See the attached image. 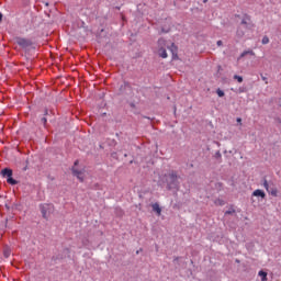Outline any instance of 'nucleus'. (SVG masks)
Segmentation results:
<instances>
[{
	"instance_id": "28",
	"label": "nucleus",
	"mask_w": 281,
	"mask_h": 281,
	"mask_svg": "<svg viewBox=\"0 0 281 281\" xmlns=\"http://www.w3.org/2000/svg\"><path fill=\"white\" fill-rule=\"evenodd\" d=\"M158 43H159V44L164 43V40H158Z\"/></svg>"
},
{
	"instance_id": "24",
	"label": "nucleus",
	"mask_w": 281,
	"mask_h": 281,
	"mask_svg": "<svg viewBox=\"0 0 281 281\" xmlns=\"http://www.w3.org/2000/svg\"><path fill=\"white\" fill-rule=\"evenodd\" d=\"M3 21V13L0 12V23Z\"/></svg>"
},
{
	"instance_id": "26",
	"label": "nucleus",
	"mask_w": 281,
	"mask_h": 281,
	"mask_svg": "<svg viewBox=\"0 0 281 281\" xmlns=\"http://www.w3.org/2000/svg\"><path fill=\"white\" fill-rule=\"evenodd\" d=\"M44 115H49V111L45 110Z\"/></svg>"
},
{
	"instance_id": "17",
	"label": "nucleus",
	"mask_w": 281,
	"mask_h": 281,
	"mask_svg": "<svg viewBox=\"0 0 281 281\" xmlns=\"http://www.w3.org/2000/svg\"><path fill=\"white\" fill-rule=\"evenodd\" d=\"M234 80H237V82H243V77L238 75H234Z\"/></svg>"
},
{
	"instance_id": "4",
	"label": "nucleus",
	"mask_w": 281,
	"mask_h": 281,
	"mask_svg": "<svg viewBox=\"0 0 281 281\" xmlns=\"http://www.w3.org/2000/svg\"><path fill=\"white\" fill-rule=\"evenodd\" d=\"M1 175L2 177L7 178V183H9V186H16V183H19L14 178H12V169H2Z\"/></svg>"
},
{
	"instance_id": "22",
	"label": "nucleus",
	"mask_w": 281,
	"mask_h": 281,
	"mask_svg": "<svg viewBox=\"0 0 281 281\" xmlns=\"http://www.w3.org/2000/svg\"><path fill=\"white\" fill-rule=\"evenodd\" d=\"M10 257V252L9 251H4V258H9Z\"/></svg>"
},
{
	"instance_id": "1",
	"label": "nucleus",
	"mask_w": 281,
	"mask_h": 281,
	"mask_svg": "<svg viewBox=\"0 0 281 281\" xmlns=\"http://www.w3.org/2000/svg\"><path fill=\"white\" fill-rule=\"evenodd\" d=\"M167 190H178L179 189V177L177 171H171L166 179Z\"/></svg>"
},
{
	"instance_id": "8",
	"label": "nucleus",
	"mask_w": 281,
	"mask_h": 281,
	"mask_svg": "<svg viewBox=\"0 0 281 281\" xmlns=\"http://www.w3.org/2000/svg\"><path fill=\"white\" fill-rule=\"evenodd\" d=\"M252 196H260V199H265L267 194L265 193V191L257 189L252 192Z\"/></svg>"
},
{
	"instance_id": "25",
	"label": "nucleus",
	"mask_w": 281,
	"mask_h": 281,
	"mask_svg": "<svg viewBox=\"0 0 281 281\" xmlns=\"http://www.w3.org/2000/svg\"><path fill=\"white\" fill-rule=\"evenodd\" d=\"M225 214H234V211H226Z\"/></svg>"
},
{
	"instance_id": "11",
	"label": "nucleus",
	"mask_w": 281,
	"mask_h": 281,
	"mask_svg": "<svg viewBox=\"0 0 281 281\" xmlns=\"http://www.w3.org/2000/svg\"><path fill=\"white\" fill-rule=\"evenodd\" d=\"M247 55L256 56V53H254V50H244V52L240 54L239 58H245V56H247Z\"/></svg>"
},
{
	"instance_id": "12",
	"label": "nucleus",
	"mask_w": 281,
	"mask_h": 281,
	"mask_svg": "<svg viewBox=\"0 0 281 281\" xmlns=\"http://www.w3.org/2000/svg\"><path fill=\"white\" fill-rule=\"evenodd\" d=\"M258 276L261 278V281H267V272L260 270L258 272Z\"/></svg>"
},
{
	"instance_id": "31",
	"label": "nucleus",
	"mask_w": 281,
	"mask_h": 281,
	"mask_svg": "<svg viewBox=\"0 0 281 281\" xmlns=\"http://www.w3.org/2000/svg\"><path fill=\"white\" fill-rule=\"evenodd\" d=\"M139 251H142V249L137 250L136 254H139Z\"/></svg>"
},
{
	"instance_id": "2",
	"label": "nucleus",
	"mask_w": 281,
	"mask_h": 281,
	"mask_svg": "<svg viewBox=\"0 0 281 281\" xmlns=\"http://www.w3.org/2000/svg\"><path fill=\"white\" fill-rule=\"evenodd\" d=\"M262 186L268 194H271V196H278V188H276V184H273V181H267V178L262 179Z\"/></svg>"
},
{
	"instance_id": "6",
	"label": "nucleus",
	"mask_w": 281,
	"mask_h": 281,
	"mask_svg": "<svg viewBox=\"0 0 281 281\" xmlns=\"http://www.w3.org/2000/svg\"><path fill=\"white\" fill-rule=\"evenodd\" d=\"M168 49L172 54V59L177 60V58H179V55L177 54L179 52V48L177 47V45H175V43H171V45L168 47Z\"/></svg>"
},
{
	"instance_id": "9",
	"label": "nucleus",
	"mask_w": 281,
	"mask_h": 281,
	"mask_svg": "<svg viewBox=\"0 0 281 281\" xmlns=\"http://www.w3.org/2000/svg\"><path fill=\"white\" fill-rule=\"evenodd\" d=\"M151 207L153 211L156 212V214H158V216H161V206H159V203H154Z\"/></svg>"
},
{
	"instance_id": "23",
	"label": "nucleus",
	"mask_w": 281,
	"mask_h": 281,
	"mask_svg": "<svg viewBox=\"0 0 281 281\" xmlns=\"http://www.w3.org/2000/svg\"><path fill=\"white\" fill-rule=\"evenodd\" d=\"M236 122H238L239 124H241V123H243V119L237 117Z\"/></svg>"
},
{
	"instance_id": "3",
	"label": "nucleus",
	"mask_w": 281,
	"mask_h": 281,
	"mask_svg": "<svg viewBox=\"0 0 281 281\" xmlns=\"http://www.w3.org/2000/svg\"><path fill=\"white\" fill-rule=\"evenodd\" d=\"M40 210L43 218L47 221L49 218V214L54 212V204H49V203L40 204Z\"/></svg>"
},
{
	"instance_id": "5",
	"label": "nucleus",
	"mask_w": 281,
	"mask_h": 281,
	"mask_svg": "<svg viewBox=\"0 0 281 281\" xmlns=\"http://www.w3.org/2000/svg\"><path fill=\"white\" fill-rule=\"evenodd\" d=\"M16 43L22 49H27V47H32V41L25 37H18Z\"/></svg>"
},
{
	"instance_id": "7",
	"label": "nucleus",
	"mask_w": 281,
	"mask_h": 281,
	"mask_svg": "<svg viewBox=\"0 0 281 281\" xmlns=\"http://www.w3.org/2000/svg\"><path fill=\"white\" fill-rule=\"evenodd\" d=\"M72 175L74 177H77L79 181H85V178H82V171L75 169L74 167H72Z\"/></svg>"
},
{
	"instance_id": "10",
	"label": "nucleus",
	"mask_w": 281,
	"mask_h": 281,
	"mask_svg": "<svg viewBox=\"0 0 281 281\" xmlns=\"http://www.w3.org/2000/svg\"><path fill=\"white\" fill-rule=\"evenodd\" d=\"M158 54H159L160 58H168V53L166 52V48H164V47L159 48Z\"/></svg>"
},
{
	"instance_id": "19",
	"label": "nucleus",
	"mask_w": 281,
	"mask_h": 281,
	"mask_svg": "<svg viewBox=\"0 0 281 281\" xmlns=\"http://www.w3.org/2000/svg\"><path fill=\"white\" fill-rule=\"evenodd\" d=\"M41 122H42V124H44V126L47 124V117H45V116H43L42 119H41Z\"/></svg>"
},
{
	"instance_id": "18",
	"label": "nucleus",
	"mask_w": 281,
	"mask_h": 281,
	"mask_svg": "<svg viewBox=\"0 0 281 281\" xmlns=\"http://www.w3.org/2000/svg\"><path fill=\"white\" fill-rule=\"evenodd\" d=\"M214 157H215L216 159H221V158L223 157V155L221 154L220 150H217V151L215 153Z\"/></svg>"
},
{
	"instance_id": "30",
	"label": "nucleus",
	"mask_w": 281,
	"mask_h": 281,
	"mask_svg": "<svg viewBox=\"0 0 281 281\" xmlns=\"http://www.w3.org/2000/svg\"><path fill=\"white\" fill-rule=\"evenodd\" d=\"M203 3H207V0H203Z\"/></svg>"
},
{
	"instance_id": "14",
	"label": "nucleus",
	"mask_w": 281,
	"mask_h": 281,
	"mask_svg": "<svg viewBox=\"0 0 281 281\" xmlns=\"http://www.w3.org/2000/svg\"><path fill=\"white\" fill-rule=\"evenodd\" d=\"M262 45H269V36L265 35L261 40Z\"/></svg>"
},
{
	"instance_id": "16",
	"label": "nucleus",
	"mask_w": 281,
	"mask_h": 281,
	"mask_svg": "<svg viewBox=\"0 0 281 281\" xmlns=\"http://www.w3.org/2000/svg\"><path fill=\"white\" fill-rule=\"evenodd\" d=\"M248 21H249V16L246 15V16L241 20V25H247Z\"/></svg>"
},
{
	"instance_id": "13",
	"label": "nucleus",
	"mask_w": 281,
	"mask_h": 281,
	"mask_svg": "<svg viewBox=\"0 0 281 281\" xmlns=\"http://www.w3.org/2000/svg\"><path fill=\"white\" fill-rule=\"evenodd\" d=\"M237 36L238 38H243L245 36V31L237 29Z\"/></svg>"
},
{
	"instance_id": "29",
	"label": "nucleus",
	"mask_w": 281,
	"mask_h": 281,
	"mask_svg": "<svg viewBox=\"0 0 281 281\" xmlns=\"http://www.w3.org/2000/svg\"><path fill=\"white\" fill-rule=\"evenodd\" d=\"M75 166H78V160L75 161Z\"/></svg>"
},
{
	"instance_id": "15",
	"label": "nucleus",
	"mask_w": 281,
	"mask_h": 281,
	"mask_svg": "<svg viewBox=\"0 0 281 281\" xmlns=\"http://www.w3.org/2000/svg\"><path fill=\"white\" fill-rule=\"evenodd\" d=\"M216 93H217L218 98H223L225 95V91H223L221 89H217Z\"/></svg>"
},
{
	"instance_id": "20",
	"label": "nucleus",
	"mask_w": 281,
	"mask_h": 281,
	"mask_svg": "<svg viewBox=\"0 0 281 281\" xmlns=\"http://www.w3.org/2000/svg\"><path fill=\"white\" fill-rule=\"evenodd\" d=\"M260 76H261V80H263V82H266V85H269V81H267V77L262 76V74Z\"/></svg>"
},
{
	"instance_id": "27",
	"label": "nucleus",
	"mask_w": 281,
	"mask_h": 281,
	"mask_svg": "<svg viewBox=\"0 0 281 281\" xmlns=\"http://www.w3.org/2000/svg\"><path fill=\"white\" fill-rule=\"evenodd\" d=\"M177 260H179V257H176V258L173 259V262H177Z\"/></svg>"
},
{
	"instance_id": "21",
	"label": "nucleus",
	"mask_w": 281,
	"mask_h": 281,
	"mask_svg": "<svg viewBox=\"0 0 281 281\" xmlns=\"http://www.w3.org/2000/svg\"><path fill=\"white\" fill-rule=\"evenodd\" d=\"M216 45H217V47H221V46H223V41H217V43H216Z\"/></svg>"
}]
</instances>
